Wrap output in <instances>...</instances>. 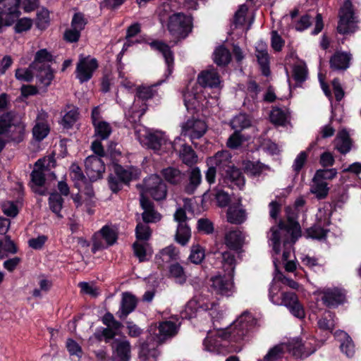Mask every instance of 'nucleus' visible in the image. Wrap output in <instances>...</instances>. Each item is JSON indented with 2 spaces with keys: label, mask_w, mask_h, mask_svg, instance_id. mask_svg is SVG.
I'll return each mask as SVG.
<instances>
[{
  "label": "nucleus",
  "mask_w": 361,
  "mask_h": 361,
  "mask_svg": "<svg viewBox=\"0 0 361 361\" xmlns=\"http://www.w3.org/2000/svg\"><path fill=\"white\" fill-rule=\"evenodd\" d=\"M49 171L47 166L43 165V161L39 159L35 164L30 177V188L32 190L39 195H47L48 194L47 188L45 186V176Z\"/></svg>",
  "instance_id": "1a4fd4ad"
},
{
  "label": "nucleus",
  "mask_w": 361,
  "mask_h": 361,
  "mask_svg": "<svg viewBox=\"0 0 361 361\" xmlns=\"http://www.w3.org/2000/svg\"><path fill=\"white\" fill-rule=\"evenodd\" d=\"M243 136L240 132L234 130L227 140V146L231 149L238 148L243 142Z\"/></svg>",
  "instance_id": "680f3d73"
},
{
  "label": "nucleus",
  "mask_w": 361,
  "mask_h": 361,
  "mask_svg": "<svg viewBox=\"0 0 361 361\" xmlns=\"http://www.w3.org/2000/svg\"><path fill=\"white\" fill-rule=\"evenodd\" d=\"M188 259L195 264L202 263L203 260V250L199 244L192 245Z\"/></svg>",
  "instance_id": "5fc2aeb1"
},
{
  "label": "nucleus",
  "mask_w": 361,
  "mask_h": 361,
  "mask_svg": "<svg viewBox=\"0 0 361 361\" xmlns=\"http://www.w3.org/2000/svg\"><path fill=\"white\" fill-rule=\"evenodd\" d=\"M269 116L271 121L278 126H284L287 120L286 113L279 107H274Z\"/></svg>",
  "instance_id": "09e8293b"
},
{
  "label": "nucleus",
  "mask_w": 361,
  "mask_h": 361,
  "mask_svg": "<svg viewBox=\"0 0 361 361\" xmlns=\"http://www.w3.org/2000/svg\"><path fill=\"white\" fill-rule=\"evenodd\" d=\"M354 16L353 5L350 0H346L340 9V18L337 26L338 33L344 35L349 32V24L353 23Z\"/></svg>",
  "instance_id": "4468645a"
},
{
  "label": "nucleus",
  "mask_w": 361,
  "mask_h": 361,
  "mask_svg": "<svg viewBox=\"0 0 361 361\" xmlns=\"http://www.w3.org/2000/svg\"><path fill=\"white\" fill-rule=\"evenodd\" d=\"M21 0H0V32L4 25H11L18 18Z\"/></svg>",
  "instance_id": "9d476101"
},
{
  "label": "nucleus",
  "mask_w": 361,
  "mask_h": 361,
  "mask_svg": "<svg viewBox=\"0 0 361 361\" xmlns=\"http://www.w3.org/2000/svg\"><path fill=\"white\" fill-rule=\"evenodd\" d=\"M16 252H17V247L9 236L6 235L0 238V259L6 257L8 253Z\"/></svg>",
  "instance_id": "ea45409f"
},
{
  "label": "nucleus",
  "mask_w": 361,
  "mask_h": 361,
  "mask_svg": "<svg viewBox=\"0 0 361 361\" xmlns=\"http://www.w3.org/2000/svg\"><path fill=\"white\" fill-rule=\"evenodd\" d=\"M178 326L173 322L165 321L159 325H152L149 329V335L140 343L139 357L141 361H157L159 355L157 348L166 341L175 336Z\"/></svg>",
  "instance_id": "f03ea898"
},
{
  "label": "nucleus",
  "mask_w": 361,
  "mask_h": 361,
  "mask_svg": "<svg viewBox=\"0 0 361 361\" xmlns=\"http://www.w3.org/2000/svg\"><path fill=\"white\" fill-rule=\"evenodd\" d=\"M227 221L233 224H241L246 219L245 212L243 209H237L229 207L226 212Z\"/></svg>",
  "instance_id": "a19ab883"
},
{
  "label": "nucleus",
  "mask_w": 361,
  "mask_h": 361,
  "mask_svg": "<svg viewBox=\"0 0 361 361\" xmlns=\"http://www.w3.org/2000/svg\"><path fill=\"white\" fill-rule=\"evenodd\" d=\"M87 23V20L82 13H75L71 20V26L82 32Z\"/></svg>",
  "instance_id": "052dcab7"
},
{
  "label": "nucleus",
  "mask_w": 361,
  "mask_h": 361,
  "mask_svg": "<svg viewBox=\"0 0 361 361\" xmlns=\"http://www.w3.org/2000/svg\"><path fill=\"white\" fill-rule=\"evenodd\" d=\"M202 121L199 119H188L185 123L182 124V134L184 135H188L190 139L193 141L195 139L200 138L203 133L199 130Z\"/></svg>",
  "instance_id": "a878e982"
},
{
  "label": "nucleus",
  "mask_w": 361,
  "mask_h": 361,
  "mask_svg": "<svg viewBox=\"0 0 361 361\" xmlns=\"http://www.w3.org/2000/svg\"><path fill=\"white\" fill-rule=\"evenodd\" d=\"M143 192L151 195L157 201L162 200L166 198L167 195V188L165 183L160 176L152 174L144 180Z\"/></svg>",
  "instance_id": "6e6552de"
},
{
  "label": "nucleus",
  "mask_w": 361,
  "mask_h": 361,
  "mask_svg": "<svg viewBox=\"0 0 361 361\" xmlns=\"http://www.w3.org/2000/svg\"><path fill=\"white\" fill-rule=\"evenodd\" d=\"M318 326L320 329L329 331L332 332L334 329V321L332 319L331 312H329L327 315H324L318 321Z\"/></svg>",
  "instance_id": "bf43d9fd"
},
{
  "label": "nucleus",
  "mask_w": 361,
  "mask_h": 361,
  "mask_svg": "<svg viewBox=\"0 0 361 361\" xmlns=\"http://www.w3.org/2000/svg\"><path fill=\"white\" fill-rule=\"evenodd\" d=\"M248 8L245 4H242L235 11L233 16V23L237 25H243L245 23V16Z\"/></svg>",
  "instance_id": "e2e57ef3"
},
{
  "label": "nucleus",
  "mask_w": 361,
  "mask_h": 361,
  "mask_svg": "<svg viewBox=\"0 0 361 361\" xmlns=\"http://www.w3.org/2000/svg\"><path fill=\"white\" fill-rule=\"evenodd\" d=\"M284 355L283 346L282 344L274 345L269 349L267 355L264 357V361H276Z\"/></svg>",
  "instance_id": "3c124183"
},
{
  "label": "nucleus",
  "mask_w": 361,
  "mask_h": 361,
  "mask_svg": "<svg viewBox=\"0 0 361 361\" xmlns=\"http://www.w3.org/2000/svg\"><path fill=\"white\" fill-rule=\"evenodd\" d=\"M222 267L228 276H234L235 268V257L231 252L226 251L221 254Z\"/></svg>",
  "instance_id": "72a5a7b5"
},
{
  "label": "nucleus",
  "mask_w": 361,
  "mask_h": 361,
  "mask_svg": "<svg viewBox=\"0 0 361 361\" xmlns=\"http://www.w3.org/2000/svg\"><path fill=\"white\" fill-rule=\"evenodd\" d=\"M67 112L63 117L62 123L65 128H69L77 121L79 112L78 108L73 106H67Z\"/></svg>",
  "instance_id": "37998d69"
},
{
  "label": "nucleus",
  "mask_w": 361,
  "mask_h": 361,
  "mask_svg": "<svg viewBox=\"0 0 361 361\" xmlns=\"http://www.w3.org/2000/svg\"><path fill=\"white\" fill-rule=\"evenodd\" d=\"M166 27L173 38L181 40L188 37L192 29V19L183 13H174L169 16Z\"/></svg>",
  "instance_id": "39448f33"
},
{
  "label": "nucleus",
  "mask_w": 361,
  "mask_h": 361,
  "mask_svg": "<svg viewBox=\"0 0 361 361\" xmlns=\"http://www.w3.org/2000/svg\"><path fill=\"white\" fill-rule=\"evenodd\" d=\"M204 311H207V316L204 319H209L212 324L213 329L207 330V336L204 338V345L207 343H211L214 345H218V341L214 337H217L223 340H228L230 342L240 343L249 338L250 331L256 324L255 319L252 315L247 312H243L238 317L230 326H224L221 321L224 319V313L216 308L209 310L208 306L204 304ZM206 331V330H204Z\"/></svg>",
  "instance_id": "f257e3e1"
},
{
  "label": "nucleus",
  "mask_w": 361,
  "mask_h": 361,
  "mask_svg": "<svg viewBox=\"0 0 361 361\" xmlns=\"http://www.w3.org/2000/svg\"><path fill=\"white\" fill-rule=\"evenodd\" d=\"M307 157L308 154L305 151H302L298 154L292 166L295 174H298L304 167L307 162Z\"/></svg>",
  "instance_id": "13d9d810"
},
{
  "label": "nucleus",
  "mask_w": 361,
  "mask_h": 361,
  "mask_svg": "<svg viewBox=\"0 0 361 361\" xmlns=\"http://www.w3.org/2000/svg\"><path fill=\"white\" fill-rule=\"evenodd\" d=\"M24 133L25 125L19 114L10 111L0 116V141L4 147L6 141L20 142Z\"/></svg>",
  "instance_id": "20e7f679"
},
{
  "label": "nucleus",
  "mask_w": 361,
  "mask_h": 361,
  "mask_svg": "<svg viewBox=\"0 0 361 361\" xmlns=\"http://www.w3.org/2000/svg\"><path fill=\"white\" fill-rule=\"evenodd\" d=\"M231 54L225 45L216 47L213 53V61L219 67H225L231 61Z\"/></svg>",
  "instance_id": "c756f323"
},
{
  "label": "nucleus",
  "mask_w": 361,
  "mask_h": 361,
  "mask_svg": "<svg viewBox=\"0 0 361 361\" xmlns=\"http://www.w3.org/2000/svg\"><path fill=\"white\" fill-rule=\"evenodd\" d=\"M257 59L260 66L261 71L263 75L269 76L270 74L269 56L267 51L261 50L257 54Z\"/></svg>",
  "instance_id": "a18cd8bd"
},
{
  "label": "nucleus",
  "mask_w": 361,
  "mask_h": 361,
  "mask_svg": "<svg viewBox=\"0 0 361 361\" xmlns=\"http://www.w3.org/2000/svg\"><path fill=\"white\" fill-rule=\"evenodd\" d=\"M346 200L347 197L344 192L338 193L336 196L331 197V202L329 203V216H331L334 212H336L337 208H342Z\"/></svg>",
  "instance_id": "4d7b16f0"
},
{
  "label": "nucleus",
  "mask_w": 361,
  "mask_h": 361,
  "mask_svg": "<svg viewBox=\"0 0 361 361\" xmlns=\"http://www.w3.org/2000/svg\"><path fill=\"white\" fill-rule=\"evenodd\" d=\"M337 176L336 169H323L316 171L312 181H324L326 180H332Z\"/></svg>",
  "instance_id": "49530a36"
},
{
  "label": "nucleus",
  "mask_w": 361,
  "mask_h": 361,
  "mask_svg": "<svg viewBox=\"0 0 361 361\" xmlns=\"http://www.w3.org/2000/svg\"><path fill=\"white\" fill-rule=\"evenodd\" d=\"M179 156L186 165H192L197 162V157L190 146L183 145Z\"/></svg>",
  "instance_id": "c03bdc74"
},
{
  "label": "nucleus",
  "mask_w": 361,
  "mask_h": 361,
  "mask_svg": "<svg viewBox=\"0 0 361 361\" xmlns=\"http://www.w3.org/2000/svg\"><path fill=\"white\" fill-rule=\"evenodd\" d=\"M281 300V304L288 308L299 300L297 294L293 292H283Z\"/></svg>",
  "instance_id": "0e129e2a"
},
{
  "label": "nucleus",
  "mask_w": 361,
  "mask_h": 361,
  "mask_svg": "<svg viewBox=\"0 0 361 361\" xmlns=\"http://www.w3.org/2000/svg\"><path fill=\"white\" fill-rule=\"evenodd\" d=\"M323 294L322 301L327 307H336L342 304L345 299V295L338 288H327L322 291Z\"/></svg>",
  "instance_id": "6ab92c4d"
},
{
  "label": "nucleus",
  "mask_w": 361,
  "mask_h": 361,
  "mask_svg": "<svg viewBox=\"0 0 361 361\" xmlns=\"http://www.w3.org/2000/svg\"><path fill=\"white\" fill-rule=\"evenodd\" d=\"M173 217L174 220L178 223L175 240L180 245L185 246L191 238V231L187 224L188 217L185 211L182 208L177 209Z\"/></svg>",
  "instance_id": "f8f14e48"
},
{
  "label": "nucleus",
  "mask_w": 361,
  "mask_h": 361,
  "mask_svg": "<svg viewBox=\"0 0 361 361\" xmlns=\"http://www.w3.org/2000/svg\"><path fill=\"white\" fill-rule=\"evenodd\" d=\"M307 77V70L305 66L302 65H295L293 68V78L297 85L304 82Z\"/></svg>",
  "instance_id": "8fccbe9b"
},
{
  "label": "nucleus",
  "mask_w": 361,
  "mask_h": 361,
  "mask_svg": "<svg viewBox=\"0 0 361 361\" xmlns=\"http://www.w3.org/2000/svg\"><path fill=\"white\" fill-rule=\"evenodd\" d=\"M136 298L129 293H123L121 302V307L117 315L121 319L126 318L130 313L134 311L137 306Z\"/></svg>",
  "instance_id": "5701e85b"
},
{
  "label": "nucleus",
  "mask_w": 361,
  "mask_h": 361,
  "mask_svg": "<svg viewBox=\"0 0 361 361\" xmlns=\"http://www.w3.org/2000/svg\"><path fill=\"white\" fill-rule=\"evenodd\" d=\"M145 140L147 147L159 154H161L164 148L166 149L168 145H172L168 142L164 134L159 131L148 133L145 135Z\"/></svg>",
  "instance_id": "a211bd4d"
},
{
  "label": "nucleus",
  "mask_w": 361,
  "mask_h": 361,
  "mask_svg": "<svg viewBox=\"0 0 361 361\" xmlns=\"http://www.w3.org/2000/svg\"><path fill=\"white\" fill-rule=\"evenodd\" d=\"M97 68L98 63L96 59L80 55L75 72V78L80 83L86 82L92 78Z\"/></svg>",
  "instance_id": "9b49d317"
},
{
  "label": "nucleus",
  "mask_w": 361,
  "mask_h": 361,
  "mask_svg": "<svg viewBox=\"0 0 361 361\" xmlns=\"http://www.w3.org/2000/svg\"><path fill=\"white\" fill-rule=\"evenodd\" d=\"M335 148L342 154L349 152L352 148L353 140L348 131L343 128L341 130L335 138Z\"/></svg>",
  "instance_id": "b1692460"
},
{
  "label": "nucleus",
  "mask_w": 361,
  "mask_h": 361,
  "mask_svg": "<svg viewBox=\"0 0 361 361\" xmlns=\"http://www.w3.org/2000/svg\"><path fill=\"white\" fill-rule=\"evenodd\" d=\"M85 166L87 176L92 181L99 179L105 171V165L101 158L94 155L85 159Z\"/></svg>",
  "instance_id": "2eb2a0df"
},
{
  "label": "nucleus",
  "mask_w": 361,
  "mask_h": 361,
  "mask_svg": "<svg viewBox=\"0 0 361 361\" xmlns=\"http://www.w3.org/2000/svg\"><path fill=\"white\" fill-rule=\"evenodd\" d=\"M53 60V56L47 49L39 50L35 56L34 61L30 64V68H41L48 66V63Z\"/></svg>",
  "instance_id": "c9c22d12"
},
{
  "label": "nucleus",
  "mask_w": 361,
  "mask_h": 361,
  "mask_svg": "<svg viewBox=\"0 0 361 361\" xmlns=\"http://www.w3.org/2000/svg\"><path fill=\"white\" fill-rule=\"evenodd\" d=\"M350 54L336 51L330 58V68L333 71H345L350 66Z\"/></svg>",
  "instance_id": "4be33fe9"
},
{
  "label": "nucleus",
  "mask_w": 361,
  "mask_h": 361,
  "mask_svg": "<svg viewBox=\"0 0 361 361\" xmlns=\"http://www.w3.org/2000/svg\"><path fill=\"white\" fill-rule=\"evenodd\" d=\"M49 22V13L47 9H42L37 13V25L40 29H44Z\"/></svg>",
  "instance_id": "338daca9"
},
{
  "label": "nucleus",
  "mask_w": 361,
  "mask_h": 361,
  "mask_svg": "<svg viewBox=\"0 0 361 361\" xmlns=\"http://www.w3.org/2000/svg\"><path fill=\"white\" fill-rule=\"evenodd\" d=\"M117 240V234L112 228L104 226L93 236L92 250L95 253L99 250L114 245Z\"/></svg>",
  "instance_id": "ddd939ff"
},
{
  "label": "nucleus",
  "mask_w": 361,
  "mask_h": 361,
  "mask_svg": "<svg viewBox=\"0 0 361 361\" xmlns=\"http://www.w3.org/2000/svg\"><path fill=\"white\" fill-rule=\"evenodd\" d=\"M112 357L114 361H130L131 345L126 339H116L112 343Z\"/></svg>",
  "instance_id": "f3484780"
},
{
  "label": "nucleus",
  "mask_w": 361,
  "mask_h": 361,
  "mask_svg": "<svg viewBox=\"0 0 361 361\" xmlns=\"http://www.w3.org/2000/svg\"><path fill=\"white\" fill-rule=\"evenodd\" d=\"M136 238L139 240H148L151 236V231L147 223H138L135 228Z\"/></svg>",
  "instance_id": "603ef678"
},
{
  "label": "nucleus",
  "mask_w": 361,
  "mask_h": 361,
  "mask_svg": "<svg viewBox=\"0 0 361 361\" xmlns=\"http://www.w3.org/2000/svg\"><path fill=\"white\" fill-rule=\"evenodd\" d=\"M314 188L312 192L314 193L318 200L325 199L329 191L327 183L325 181H313Z\"/></svg>",
  "instance_id": "de8ad7c7"
},
{
  "label": "nucleus",
  "mask_w": 361,
  "mask_h": 361,
  "mask_svg": "<svg viewBox=\"0 0 361 361\" xmlns=\"http://www.w3.org/2000/svg\"><path fill=\"white\" fill-rule=\"evenodd\" d=\"M178 254V250L173 245H169L161 251V255L164 257V260H166V262L177 259Z\"/></svg>",
  "instance_id": "69168bd1"
},
{
  "label": "nucleus",
  "mask_w": 361,
  "mask_h": 361,
  "mask_svg": "<svg viewBox=\"0 0 361 361\" xmlns=\"http://www.w3.org/2000/svg\"><path fill=\"white\" fill-rule=\"evenodd\" d=\"M108 183L110 189L114 192L119 191L122 188L123 184H125L123 180L118 178V176L114 173L109 175Z\"/></svg>",
  "instance_id": "774afa93"
},
{
  "label": "nucleus",
  "mask_w": 361,
  "mask_h": 361,
  "mask_svg": "<svg viewBox=\"0 0 361 361\" xmlns=\"http://www.w3.org/2000/svg\"><path fill=\"white\" fill-rule=\"evenodd\" d=\"M329 231L328 229H325L319 225L314 224L306 228L305 233L307 238L321 240L326 238Z\"/></svg>",
  "instance_id": "4c0bfd02"
},
{
  "label": "nucleus",
  "mask_w": 361,
  "mask_h": 361,
  "mask_svg": "<svg viewBox=\"0 0 361 361\" xmlns=\"http://www.w3.org/2000/svg\"><path fill=\"white\" fill-rule=\"evenodd\" d=\"M223 87V80L216 68L210 66L204 70V92L207 88L215 89L219 92Z\"/></svg>",
  "instance_id": "aec40b11"
},
{
  "label": "nucleus",
  "mask_w": 361,
  "mask_h": 361,
  "mask_svg": "<svg viewBox=\"0 0 361 361\" xmlns=\"http://www.w3.org/2000/svg\"><path fill=\"white\" fill-rule=\"evenodd\" d=\"M225 180L236 185L242 190L245 185V177L240 169L235 166H229L225 171Z\"/></svg>",
  "instance_id": "bb28decb"
},
{
  "label": "nucleus",
  "mask_w": 361,
  "mask_h": 361,
  "mask_svg": "<svg viewBox=\"0 0 361 361\" xmlns=\"http://www.w3.org/2000/svg\"><path fill=\"white\" fill-rule=\"evenodd\" d=\"M165 180L171 184H180L185 180V176L180 170L173 167H168L161 171Z\"/></svg>",
  "instance_id": "7c9ffc66"
},
{
  "label": "nucleus",
  "mask_w": 361,
  "mask_h": 361,
  "mask_svg": "<svg viewBox=\"0 0 361 361\" xmlns=\"http://www.w3.org/2000/svg\"><path fill=\"white\" fill-rule=\"evenodd\" d=\"M230 126L234 130L241 133L251 126V121L245 114H240L231 121Z\"/></svg>",
  "instance_id": "58836bf2"
},
{
  "label": "nucleus",
  "mask_w": 361,
  "mask_h": 361,
  "mask_svg": "<svg viewBox=\"0 0 361 361\" xmlns=\"http://www.w3.org/2000/svg\"><path fill=\"white\" fill-rule=\"evenodd\" d=\"M32 68L37 72L36 77L43 86L47 87L51 84L54 78V73L49 65Z\"/></svg>",
  "instance_id": "473e14b6"
},
{
  "label": "nucleus",
  "mask_w": 361,
  "mask_h": 361,
  "mask_svg": "<svg viewBox=\"0 0 361 361\" xmlns=\"http://www.w3.org/2000/svg\"><path fill=\"white\" fill-rule=\"evenodd\" d=\"M161 84V82L152 85H140L137 87L136 97L142 100H148L157 94L156 88Z\"/></svg>",
  "instance_id": "e433bc0d"
},
{
  "label": "nucleus",
  "mask_w": 361,
  "mask_h": 361,
  "mask_svg": "<svg viewBox=\"0 0 361 361\" xmlns=\"http://www.w3.org/2000/svg\"><path fill=\"white\" fill-rule=\"evenodd\" d=\"M63 199L61 195L58 192H52L49 197V205L50 209L57 215L59 218L62 217L60 214L63 207Z\"/></svg>",
  "instance_id": "79ce46f5"
},
{
  "label": "nucleus",
  "mask_w": 361,
  "mask_h": 361,
  "mask_svg": "<svg viewBox=\"0 0 361 361\" xmlns=\"http://www.w3.org/2000/svg\"><path fill=\"white\" fill-rule=\"evenodd\" d=\"M94 136L99 140H106L112 133L111 124L105 121H96L93 125Z\"/></svg>",
  "instance_id": "2f4dec72"
},
{
  "label": "nucleus",
  "mask_w": 361,
  "mask_h": 361,
  "mask_svg": "<svg viewBox=\"0 0 361 361\" xmlns=\"http://www.w3.org/2000/svg\"><path fill=\"white\" fill-rule=\"evenodd\" d=\"M203 97V71L198 74L197 80L189 90L183 93V99L185 105L188 111H192V114L202 109Z\"/></svg>",
  "instance_id": "423d86ee"
},
{
  "label": "nucleus",
  "mask_w": 361,
  "mask_h": 361,
  "mask_svg": "<svg viewBox=\"0 0 361 361\" xmlns=\"http://www.w3.org/2000/svg\"><path fill=\"white\" fill-rule=\"evenodd\" d=\"M150 46L162 54L165 60V63L167 66L169 73L171 74L173 68L174 57L173 53L171 51L170 47L168 44L159 41L152 42L150 43Z\"/></svg>",
  "instance_id": "393cba45"
},
{
  "label": "nucleus",
  "mask_w": 361,
  "mask_h": 361,
  "mask_svg": "<svg viewBox=\"0 0 361 361\" xmlns=\"http://www.w3.org/2000/svg\"><path fill=\"white\" fill-rule=\"evenodd\" d=\"M340 348L341 352L346 355L348 357H353L355 352L354 343L348 335H346L341 342Z\"/></svg>",
  "instance_id": "864d4df0"
},
{
  "label": "nucleus",
  "mask_w": 361,
  "mask_h": 361,
  "mask_svg": "<svg viewBox=\"0 0 361 361\" xmlns=\"http://www.w3.org/2000/svg\"><path fill=\"white\" fill-rule=\"evenodd\" d=\"M48 114L44 111L38 112L35 124L32 128V135L37 141L43 140L49 133L50 127L47 121Z\"/></svg>",
  "instance_id": "dca6fc26"
},
{
  "label": "nucleus",
  "mask_w": 361,
  "mask_h": 361,
  "mask_svg": "<svg viewBox=\"0 0 361 361\" xmlns=\"http://www.w3.org/2000/svg\"><path fill=\"white\" fill-rule=\"evenodd\" d=\"M207 283L208 291L216 295L230 297L235 291L233 276L226 273L211 276Z\"/></svg>",
  "instance_id": "0eeeda50"
},
{
  "label": "nucleus",
  "mask_w": 361,
  "mask_h": 361,
  "mask_svg": "<svg viewBox=\"0 0 361 361\" xmlns=\"http://www.w3.org/2000/svg\"><path fill=\"white\" fill-rule=\"evenodd\" d=\"M114 173L118 176V178L123 180L125 184L128 183L133 177V173L130 170L126 169L118 164L114 165Z\"/></svg>",
  "instance_id": "6e6d98bb"
},
{
  "label": "nucleus",
  "mask_w": 361,
  "mask_h": 361,
  "mask_svg": "<svg viewBox=\"0 0 361 361\" xmlns=\"http://www.w3.org/2000/svg\"><path fill=\"white\" fill-rule=\"evenodd\" d=\"M140 205L144 210L142 219L145 223H154L161 219V215L154 209L153 203L143 193L140 194Z\"/></svg>",
  "instance_id": "412c9836"
},
{
  "label": "nucleus",
  "mask_w": 361,
  "mask_h": 361,
  "mask_svg": "<svg viewBox=\"0 0 361 361\" xmlns=\"http://www.w3.org/2000/svg\"><path fill=\"white\" fill-rule=\"evenodd\" d=\"M285 212L287 221L279 219L278 224L270 228L271 232L270 240L276 254H279L281 252V240L283 246L286 247L288 245L295 243L302 234L300 225L297 221V216L293 212L292 208L287 207Z\"/></svg>",
  "instance_id": "7ed1b4c3"
},
{
  "label": "nucleus",
  "mask_w": 361,
  "mask_h": 361,
  "mask_svg": "<svg viewBox=\"0 0 361 361\" xmlns=\"http://www.w3.org/2000/svg\"><path fill=\"white\" fill-rule=\"evenodd\" d=\"M243 168L244 172L252 177H259L262 175L263 171L270 169L268 165L259 161H253L248 159L243 161Z\"/></svg>",
  "instance_id": "c85d7f7f"
},
{
  "label": "nucleus",
  "mask_w": 361,
  "mask_h": 361,
  "mask_svg": "<svg viewBox=\"0 0 361 361\" xmlns=\"http://www.w3.org/2000/svg\"><path fill=\"white\" fill-rule=\"evenodd\" d=\"M189 183L185 185V190L188 194H192L201 183V171L199 168H193L189 173Z\"/></svg>",
  "instance_id": "f704fd0d"
},
{
  "label": "nucleus",
  "mask_w": 361,
  "mask_h": 361,
  "mask_svg": "<svg viewBox=\"0 0 361 361\" xmlns=\"http://www.w3.org/2000/svg\"><path fill=\"white\" fill-rule=\"evenodd\" d=\"M224 243L230 250L238 251L243 247L242 233L238 229L228 231L224 235Z\"/></svg>",
  "instance_id": "cd10ccee"
}]
</instances>
